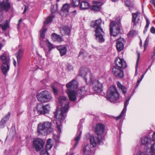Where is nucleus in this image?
Instances as JSON below:
<instances>
[{"label": "nucleus", "instance_id": "nucleus-11", "mask_svg": "<svg viewBox=\"0 0 155 155\" xmlns=\"http://www.w3.org/2000/svg\"><path fill=\"white\" fill-rule=\"evenodd\" d=\"M90 140L91 144L93 147H95L97 144H101L102 143V138L101 135H96L95 136L91 135Z\"/></svg>", "mask_w": 155, "mask_h": 155}, {"label": "nucleus", "instance_id": "nucleus-48", "mask_svg": "<svg viewBox=\"0 0 155 155\" xmlns=\"http://www.w3.org/2000/svg\"><path fill=\"white\" fill-rule=\"evenodd\" d=\"M137 64H136V72L137 71V65H138V60L139 59V58H140V53H139V52H138V51H137Z\"/></svg>", "mask_w": 155, "mask_h": 155}, {"label": "nucleus", "instance_id": "nucleus-40", "mask_svg": "<svg viewBox=\"0 0 155 155\" xmlns=\"http://www.w3.org/2000/svg\"><path fill=\"white\" fill-rule=\"evenodd\" d=\"M47 31V29L45 28H43L41 30L40 33V37L42 38H44L45 37V33Z\"/></svg>", "mask_w": 155, "mask_h": 155}, {"label": "nucleus", "instance_id": "nucleus-24", "mask_svg": "<svg viewBox=\"0 0 155 155\" xmlns=\"http://www.w3.org/2000/svg\"><path fill=\"white\" fill-rule=\"evenodd\" d=\"M93 3L94 4L92 5L91 9L96 11H99L100 9V7L102 5V3L94 1Z\"/></svg>", "mask_w": 155, "mask_h": 155}, {"label": "nucleus", "instance_id": "nucleus-17", "mask_svg": "<svg viewBox=\"0 0 155 155\" xmlns=\"http://www.w3.org/2000/svg\"><path fill=\"white\" fill-rule=\"evenodd\" d=\"M124 38H120L117 40L116 48L118 52H120L124 48Z\"/></svg>", "mask_w": 155, "mask_h": 155}, {"label": "nucleus", "instance_id": "nucleus-8", "mask_svg": "<svg viewBox=\"0 0 155 155\" xmlns=\"http://www.w3.org/2000/svg\"><path fill=\"white\" fill-rule=\"evenodd\" d=\"M37 97L38 101L45 103L49 101L52 98L50 93L47 90L39 93L37 95Z\"/></svg>", "mask_w": 155, "mask_h": 155}, {"label": "nucleus", "instance_id": "nucleus-42", "mask_svg": "<svg viewBox=\"0 0 155 155\" xmlns=\"http://www.w3.org/2000/svg\"><path fill=\"white\" fill-rule=\"evenodd\" d=\"M137 34V31L134 30L131 31L128 34V35L129 37H130L133 35H134Z\"/></svg>", "mask_w": 155, "mask_h": 155}, {"label": "nucleus", "instance_id": "nucleus-49", "mask_svg": "<svg viewBox=\"0 0 155 155\" xmlns=\"http://www.w3.org/2000/svg\"><path fill=\"white\" fill-rule=\"evenodd\" d=\"M63 41V39L62 38V37L60 36L59 35H58V38L57 39V41L59 42H61Z\"/></svg>", "mask_w": 155, "mask_h": 155}, {"label": "nucleus", "instance_id": "nucleus-54", "mask_svg": "<svg viewBox=\"0 0 155 155\" xmlns=\"http://www.w3.org/2000/svg\"><path fill=\"white\" fill-rule=\"evenodd\" d=\"M136 155H146L145 153L139 151L137 153Z\"/></svg>", "mask_w": 155, "mask_h": 155}, {"label": "nucleus", "instance_id": "nucleus-33", "mask_svg": "<svg viewBox=\"0 0 155 155\" xmlns=\"http://www.w3.org/2000/svg\"><path fill=\"white\" fill-rule=\"evenodd\" d=\"M9 27V23L8 20H6L3 25L0 24V27H1L3 30L5 31Z\"/></svg>", "mask_w": 155, "mask_h": 155}, {"label": "nucleus", "instance_id": "nucleus-38", "mask_svg": "<svg viewBox=\"0 0 155 155\" xmlns=\"http://www.w3.org/2000/svg\"><path fill=\"white\" fill-rule=\"evenodd\" d=\"M80 3V0H72V5L73 7H77L79 6Z\"/></svg>", "mask_w": 155, "mask_h": 155}, {"label": "nucleus", "instance_id": "nucleus-19", "mask_svg": "<svg viewBox=\"0 0 155 155\" xmlns=\"http://www.w3.org/2000/svg\"><path fill=\"white\" fill-rule=\"evenodd\" d=\"M115 63L117 66L120 68H125L127 67L125 61L123 59L119 58H117L116 59Z\"/></svg>", "mask_w": 155, "mask_h": 155}, {"label": "nucleus", "instance_id": "nucleus-34", "mask_svg": "<svg viewBox=\"0 0 155 155\" xmlns=\"http://www.w3.org/2000/svg\"><path fill=\"white\" fill-rule=\"evenodd\" d=\"M62 29H61V32L62 33H64L65 34L68 35L70 32V28L68 26L64 27L62 28Z\"/></svg>", "mask_w": 155, "mask_h": 155}, {"label": "nucleus", "instance_id": "nucleus-1", "mask_svg": "<svg viewBox=\"0 0 155 155\" xmlns=\"http://www.w3.org/2000/svg\"><path fill=\"white\" fill-rule=\"evenodd\" d=\"M58 103L61 106V108H57L54 116L56 119L54 120V123H56L57 127L60 129L59 126L61 125V122L65 119V114L69 109V103L68 99L64 96H61L58 99Z\"/></svg>", "mask_w": 155, "mask_h": 155}, {"label": "nucleus", "instance_id": "nucleus-20", "mask_svg": "<svg viewBox=\"0 0 155 155\" xmlns=\"http://www.w3.org/2000/svg\"><path fill=\"white\" fill-rule=\"evenodd\" d=\"M104 126L102 124H99L97 125L95 129L96 135H101L104 133Z\"/></svg>", "mask_w": 155, "mask_h": 155}, {"label": "nucleus", "instance_id": "nucleus-59", "mask_svg": "<svg viewBox=\"0 0 155 155\" xmlns=\"http://www.w3.org/2000/svg\"><path fill=\"white\" fill-rule=\"evenodd\" d=\"M13 64H14V66L15 67H16V61L15 60H14V61Z\"/></svg>", "mask_w": 155, "mask_h": 155}, {"label": "nucleus", "instance_id": "nucleus-39", "mask_svg": "<svg viewBox=\"0 0 155 155\" xmlns=\"http://www.w3.org/2000/svg\"><path fill=\"white\" fill-rule=\"evenodd\" d=\"M146 25L144 28V29L143 30V33L144 34H145L146 31H147L149 25L150 24V21L147 18H146Z\"/></svg>", "mask_w": 155, "mask_h": 155}, {"label": "nucleus", "instance_id": "nucleus-51", "mask_svg": "<svg viewBox=\"0 0 155 155\" xmlns=\"http://www.w3.org/2000/svg\"><path fill=\"white\" fill-rule=\"evenodd\" d=\"M151 58H155V48L152 51L151 54Z\"/></svg>", "mask_w": 155, "mask_h": 155}, {"label": "nucleus", "instance_id": "nucleus-56", "mask_svg": "<svg viewBox=\"0 0 155 155\" xmlns=\"http://www.w3.org/2000/svg\"><path fill=\"white\" fill-rule=\"evenodd\" d=\"M51 139H48V141L47 142V144H51Z\"/></svg>", "mask_w": 155, "mask_h": 155}, {"label": "nucleus", "instance_id": "nucleus-32", "mask_svg": "<svg viewBox=\"0 0 155 155\" xmlns=\"http://www.w3.org/2000/svg\"><path fill=\"white\" fill-rule=\"evenodd\" d=\"M117 85L119 89L121 91L123 94H125L127 92V88L126 87L123 86L119 82H117Z\"/></svg>", "mask_w": 155, "mask_h": 155}, {"label": "nucleus", "instance_id": "nucleus-12", "mask_svg": "<svg viewBox=\"0 0 155 155\" xmlns=\"http://www.w3.org/2000/svg\"><path fill=\"white\" fill-rule=\"evenodd\" d=\"M43 140L40 138L34 139L33 142V147L35 148L37 151H39L44 147Z\"/></svg>", "mask_w": 155, "mask_h": 155}, {"label": "nucleus", "instance_id": "nucleus-60", "mask_svg": "<svg viewBox=\"0 0 155 155\" xmlns=\"http://www.w3.org/2000/svg\"><path fill=\"white\" fill-rule=\"evenodd\" d=\"M2 44L0 42V51L1 50V48L2 47Z\"/></svg>", "mask_w": 155, "mask_h": 155}, {"label": "nucleus", "instance_id": "nucleus-23", "mask_svg": "<svg viewBox=\"0 0 155 155\" xmlns=\"http://www.w3.org/2000/svg\"><path fill=\"white\" fill-rule=\"evenodd\" d=\"M89 88L87 87L83 86L78 91L77 95L79 96H83L88 91Z\"/></svg>", "mask_w": 155, "mask_h": 155}, {"label": "nucleus", "instance_id": "nucleus-16", "mask_svg": "<svg viewBox=\"0 0 155 155\" xmlns=\"http://www.w3.org/2000/svg\"><path fill=\"white\" fill-rule=\"evenodd\" d=\"M130 97L126 99V101L124 103V107L120 115L116 117L115 118L117 120H119L120 118L125 116L126 111L127 107L129 104V101L130 100Z\"/></svg>", "mask_w": 155, "mask_h": 155}, {"label": "nucleus", "instance_id": "nucleus-37", "mask_svg": "<svg viewBox=\"0 0 155 155\" xmlns=\"http://www.w3.org/2000/svg\"><path fill=\"white\" fill-rule=\"evenodd\" d=\"M54 17V15H52L51 16L48 17L44 21V25H46L52 21L53 20V18Z\"/></svg>", "mask_w": 155, "mask_h": 155}, {"label": "nucleus", "instance_id": "nucleus-63", "mask_svg": "<svg viewBox=\"0 0 155 155\" xmlns=\"http://www.w3.org/2000/svg\"><path fill=\"white\" fill-rule=\"evenodd\" d=\"M83 53L82 52H80L79 53V55H80L81 54H83Z\"/></svg>", "mask_w": 155, "mask_h": 155}, {"label": "nucleus", "instance_id": "nucleus-52", "mask_svg": "<svg viewBox=\"0 0 155 155\" xmlns=\"http://www.w3.org/2000/svg\"><path fill=\"white\" fill-rule=\"evenodd\" d=\"M125 4L128 7H130L131 5V2L130 1L125 2Z\"/></svg>", "mask_w": 155, "mask_h": 155}, {"label": "nucleus", "instance_id": "nucleus-6", "mask_svg": "<svg viewBox=\"0 0 155 155\" xmlns=\"http://www.w3.org/2000/svg\"><path fill=\"white\" fill-rule=\"evenodd\" d=\"M107 99L111 102H114L119 98V94L116 88L114 86L110 87L107 93Z\"/></svg>", "mask_w": 155, "mask_h": 155}, {"label": "nucleus", "instance_id": "nucleus-2", "mask_svg": "<svg viewBox=\"0 0 155 155\" xmlns=\"http://www.w3.org/2000/svg\"><path fill=\"white\" fill-rule=\"evenodd\" d=\"M78 87V81L74 79L73 80L71 81L66 84L67 92L71 101H75L76 94L74 91L77 89Z\"/></svg>", "mask_w": 155, "mask_h": 155}, {"label": "nucleus", "instance_id": "nucleus-21", "mask_svg": "<svg viewBox=\"0 0 155 155\" xmlns=\"http://www.w3.org/2000/svg\"><path fill=\"white\" fill-rule=\"evenodd\" d=\"M10 116L11 113L9 112L2 118L0 121V127L1 128H3L4 127L6 122L8 120Z\"/></svg>", "mask_w": 155, "mask_h": 155}, {"label": "nucleus", "instance_id": "nucleus-41", "mask_svg": "<svg viewBox=\"0 0 155 155\" xmlns=\"http://www.w3.org/2000/svg\"><path fill=\"white\" fill-rule=\"evenodd\" d=\"M145 74H142L141 76V78L137 80V84H136V87H135V89H136L137 87H138V86H139V85L141 81H142V79L143 78Z\"/></svg>", "mask_w": 155, "mask_h": 155}, {"label": "nucleus", "instance_id": "nucleus-45", "mask_svg": "<svg viewBox=\"0 0 155 155\" xmlns=\"http://www.w3.org/2000/svg\"><path fill=\"white\" fill-rule=\"evenodd\" d=\"M40 153L41 155H49L48 152L45 149L42 150Z\"/></svg>", "mask_w": 155, "mask_h": 155}, {"label": "nucleus", "instance_id": "nucleus-62", "mask_svg": "<svg viewBox=\"0 0 155 155\" xmlns=\"http://www.w3.org/2000/svg\"><path fill=\"white\" fill-rule=\"evenodd\" d=\"M22 21V20L21 19H20L19 20V23H20V22H21Z\"/></svg>", "mask_w": 155, "mask_h": 155}, {"label": "nucleus", "instance_id": "nucleus-57", "mask_svg": "<svg viewBox=\"0 0 155 155\" xmlns=\"http://www.w3.org/2000/svg\"><path fill=\"white\" fill-rule=\"evenodd\" d=\"M152 139L153 141H155V132L154 133L153 135Z\"/></svg>", "mask_w": 155, "mask_h": 155}, {"label": "nucleus", "instance_id": "nucleus-64", "mask_svg": "<svg viewBox=\"0 0 155 155\" xmlns=\"http://www.w3.org/2000/svg\"><path fill=\"white\" fill-rule=\"evenodd\" d=\"M5 41V40H3V41Z\"/></svg>", "mask_w": 155, "mask_h": 155}, {"label": "nucleus", "instance_id": "nucleus-9", "mask_svg": "<svg viewBox=\"0 0 155 155\" xmlns=\"http://www.w3.org/2000/svg\"><path fill=\"white\" fill-rule=\"evenodd\" d=\"M89 82L91 83V87L95 91L98 92L102 90L103 87L102 84L98 80L95 79L93 76L90 77Z\"/></svg>", "mask_w": 155, "mask_h": 155}, {"label": "nucleus", "instance_id": "nucleus-36", "mask_svg": "<svg viewBox=\"0 0 155 155\" xmlns=\"http://www.w3.org/2000/svg\"><path fill=\"white\" fill-rule=\"evenodd\" d=\"M45 44L48 48V51H51V50L54 48L53 45L51 44L48 39L45 41Z\"/></svg>", "mask_w": 155, "mask_h": 155}, {"label": "nucleus", "instance_id": "nucleus-30", "mask_svg": "<svg viewBox=\"0 0 155 155\" xmlns=\"http://www.w3.org/2000/svg\"><path fill=\"white\" fill-rule=\"evenodd\" d=\"M83 151L84 155H90L91 154V150L88 145H85L84 147Z\"/></svg>", "mask_w": 155, "mask_h": 155}, {"label": "nucleus", "instance_id": "nucleus-46", "mask_svg": "<svg viewBox=\"0 0 155 155\" xmlns=\"http://www.w3.org/2000/svg\"><path fill=\"white\" fill-rule=\"evenodd\" d=\"M149 41V39L148 38H147L144 43L143 46L144 48V49H145L147 47V45L148 44V42Z\"/></svg>", "mask_w": 155, "mask_h": 155}, {"label": "nucleus", "instance_id": "nucleus-61", "mask_svg": "<svg viewBox=\"0 0 155 155\" xmlns=\"http://www.w3.org/2000/svg\"><path fill=\"white\" fill-rule=\"evenodd\" d=\"M112 2H116L118 1V0H111Z\"/></svg>", "mask_w": 155, "mask_h": 155}, {"label": "nucleus", "instance_id": "nucleus-14", "mask_svg": "<svg viewBox=\"0 0 155 155\" xmlns=\"http://www.w3.org/2000/svg\"><path fill=\"white\" fill-rule=\"evenodd\" d=\"M0 11L5 10L6 11L10 9L11 5L8 0H0Z\"/></svg>", "mask_w": 155, "mask_h": 155}, {"label": "nucleus", "instance_id": "nucleus-26", "mask_svg": "<svg viewBox=\"0 0 155 155\" xmlns=\"http://www.w3.org/2000/svg\"><path fill=\"white\" fill-rule=\"evenodd\" d=\"M63 121H62L61 122V125L60 126H59V127L60 128L59 129H58V127H57V125L56 123H54V121H53V123H54V125H56V127L57 128L58 131V134H54V136H53L54 139L55 140L56 142H58L59 141V139L60 137V136L59 134L61 132V127H62L61 123L63 122Z\"/></svg>", "mask_w": 155, "mask_h": 155}, {"label": "nucleus", "instance_id": "nucleus-15", "mask_svg": "<svg viewBox=\"0 0 155 155\" xmlns=\"http://www.w3.org/2000/svg\"><path fill=\"white\" fill-rule=\"evenodd\" d=\"M78 132L76 134V136L75 137L74 140H73V142L75 143L74 145V148H75L78 144V142L80 140L81 135L82 133L81 130L82 127L81 124H79L78 126Z\"/></svg>", "mask_w": 155, "mask_h": 155}, {"label": "nucleus", "instance_id": "nucleus-7", "mask_svg": "<svg viewBox=\"0 0 155 155\" xmlns=\"http://www.w3.org/2000/svg\"><path fill=\"white\" fill-rule=\"evenodd\" d=\"M121 27L120 21H111L110 25V33L111 35L115 36L120 33Z\"/></svg>", "mask_w": 155, "mask_h": 155}, {"label": "nucleus", "instance_id": "nucleus-18", "mask_svg": "<svg viewBox=\"0 0 155 155\" xmlns=\"http://www.w3.org/2000/svg\"><path fill=\"white\" fill-rule=\"evenodd\" d=\"M112 71L113 74L116 77H122L124 75L123 71L120 68L116 66H114L112 69Z\"/></svg>", "mask_w": 155, "mask_h": 155}, {"label": "nucleus", "instance_id": "nucleus-27", "mask_svg": "<svg viewBox=\"0 0 155 155\" xmlns=\"http://www.w3.org/2000/svg\"><path fill=\"white\" fill-rule=\"evenodd\" d=\"M142 143L144 145L149 144L151 142V139L150 137L146 136L141 139Z\"/></svg>", "mask_w": 155, "mask_h": 155}, {"label": "nucleus", "instance_id": "nucleus-55", "mask_svg": "<svg viewBox=\"0 0 155 155\" xmlns=\"http://www.w3.org/2000/svg\"><path fill=\"white\" fill-rule=\"evenodd\" d=\"M52 87L54 94H57L58 91L57 89L54 88L53 86H52Z\"/></svg>", "mask_w": 155, "mask_h": 155}, {"label": "nucleus", "instance_id": "nucleus-44", "mask_svg": "<svg viewBox=\"0 0 155 155\" xmlns=\"http://www.w3.org/2000/svg\"><path fill=\"white\" fill-rule=\"evenodd\" d=\"M58 10L57 6L53 5L51 9V11L52 13H55Z\"/></svg>", "mask_w": 155, "mask_h": 155}, {"label": "nucleus", "instance_id": "nucleus-10", "mask_svg": "<svg viewBox=\"0 0 155 155\" xmlns=\"http://www.w3.org/2000/svg\"><path fill=\"white\" fill-rule=\"evenodd\" d=\"M50 108L49 105L48 104L45 106H43L41 103L38 104L36 107V109L38 114H45L49 112Z\"/></svg>", "mask_w": 155, "mask_h": 155}, {"label": "nucleus", "instance_id": "nucleus-50", "mask_svg": "<svg viewBox=\"0 0 155 155\" xmlns=\"http://www.w3.org/2000/svg\"><path fill=\"white\" fill-rule=\"evenodd\" d=\"M52 144H47L46 147V149L48 150H50L52 147Z\"/></svg>", "mask_w": 155, "mask_h": 155}, {"label": "nucleus", "instance_id": "nucleus-35", "mask_svg": "<svg viewBox=\"0 0 155 155\" xmlns=\"http://www.w3.org/2000/svg\"><path fill=\"white\" fill-rule=\"evenodd\" d=\"M70 7V5L69 4H65L63 6L61 10L64 12H68Z\"/></svg>", "mask_w": 155, "mask_h": 155}, {"label": "nucleus", "instance_id": "nucleus-4", "mask_svg": "<svg viewBox=\"0 0 155 155\" xmlns=\"http://www.w3.org/2000/svg\"><path fill=\"white\" fill-rule=\"evenodd\" d=\"M101 23V19L97 20L94 22L93 27L96 28L95 36L96 39L100 43H102L104 41L103 34L104 32L102 29L100 27Z\"/></svg>", "mask_w": 155, "mask_h": 155}, {"label": "nucleus", "instance_id": "nucleus-53", "mask_svg": "<svg viewBox=\"0 0 155 155\" xmlns=\"http://www.w3.org/2000/svg\"><path fill=\"white\" fill-rule=\"evenodd\" d=\"M150 32L153 34H155V28L154 27H152L150 29Z\"/></svg>", "mask_w": 155, "mask_h": 155}, {"label": "nucleus", "instance_id": "nucleus-43", "mask_svg": "<svg viewBox=\"0 0 155 155\" xmlns=\"http://www.w3.org/2000/svg\"><path fill=\"white\" fill-rule=\"evenodd\" d=\"M58 35L55 33H53L51 35V38L54 41H57V39L58 38Z\"/></svg>", "mask_w": 155, "mask_h": 155}, {"label": "nucleus", "instance_id": "nucleus-28", "mask_svg": "<svg viewBox=\"0 0 155 155\" xmlns=\"http://www.w3.org/2000/svg\"><path fill=\"white\" fill-rule=\"evenodd\" d=\"M57 49L59 51L61 56L66 54L67 49L65 47L61 45L58 46Z\"/></svg>", "mask_w": 155, "mask_h": 155}, {"label": "nucleus", "instance_id": "nucleus-31", "mask_svg": "<svg viewBox=\"0 0 155 155\" xmlns=\"http://www.w3.org/2000/svg\"><path fill=\"white\" fill-rule=\"evenodd\" d=\"M90 6V5L86 1L81 2L80 5V7L81 9H86L88 8Z\"/></svg>", "mask_w": 155, "mask_h": 155}, {"label": "nucleus", "instance_id": "nucleus-58", "mask_svg": "<svg viewBox=\"0 0 155 155\" xmlns=\"http://www.w3.org/2000/svg\"><path fill=\"white\" fill-rule=\"evenodd\" d=\"M27 8H28L27 6H25L24 10V12H23V13H25L26 12L27 9Z\"/></svg>", "mask_w": 155, "mask_h": 155}, {"label": "nucleus", "instance_id": "nucleus-13", "mask_svg": "<svg viewBox=\"0 0 155 155\" xmlns=\"http://www.w3.org/2000/svg\"><path fill=\"white\" fill-rule=\"evenodd\" d=\"M80 73L81 75L84 77L86 83L87 82V78L90 79V77L91 76H93L89 70L85 67H83L81 68Z\"/></svg>", "mask_w": 155, "mask_h": 155}, {"label": "nucleus", "instance_id": "nucleus-47", "mask_svg": "<svg viewBox=\"0 0 155 155\" xmlns=\"http://www.w3.org/2000/svg\"><path fill=\"white\" fill-rule=\"evenodd\" d=\"M44 51L45 52V55L48 58H50V51H48L45 48L44 49Z\"/></svg>", "mask_w": 155, "mask_h": 155}, {"label": "nucleus", "instance_id": "nucleus-5", "mask_svg": "<svg viewBox=\"0 0 155 155\" xmlns=\"http://www.w3.org/2000/svg\"><path fill=\"white\" fill-rule=\"evenodd\" d=\"M52 130L51 123L49 122H45L38 124L37 132L39 134L45 135Z\"/></svg>", "mask_w": 155, "mask_h": 155}, {"label": "nucleus", "instance_id": "nucleus-25", "mask_svg": "<svg viewBox=\"0 0 155 155\" xmlns=\"http://www.w3.org/2000/svg\"><path fill=\"white\" fill-rule=\"evenodd\" d=\"M23 51L22 49L19 50L18 52L15 54L18 64L20 63V61L23 57Z\"/></svg>", "mask_w": 155, "mask_h": 155}, {"label": "nucleus", "instance_id": "nucleus-29", "mask_svg": "<svg viewBox=\"0 0 155 155\" xmlns=\"http://www.w3.org/2000/svg\"><path fill=\"white\" fill-rule=\"evenodd\" d=\"M146 152L148 155H151L153 153H155V143L151 146L150 150L147 149Z\"/></svg>", "mask_w": 155, "mask_h": 155}, {"label": "nucleus", "instance_id": "nucleus-22", "mask_svg": "<svg viewBox=\"0 0 155 155\" xmlns=\"http://www.w3.org/2000/svg\"><path fill=\"white\" fill-rule=\"evenodd\" d=\"M140 13L137 11L136 13L132 14V22L133 25H136L137 24L140 20L139 17H138Z\"/></svg>", "mask_w": 155, "mask_h": 155}, {"label": "nucleus", "instance_id": "nucleus-3", "mask_svg": "<svg viewBox=\"0 0 155 155\" xmlns=\"http://www.w3.org/2000/svg\"><path fill=\"white\" fill-rule=\"evenodd\" d=\"M0 59L2 62L1 67L2 71L4 75H6L10 69V57L4 53L0 56Z\"/></svg>", "mask_w": 155, "mask_h": 155}]
</instances>
